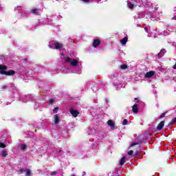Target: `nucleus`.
<instances>
[{"mask_svg": "<svg viewBox=\"0 0 176 176\" xmlns=\"http://www.w3.org/2000/svg\"><path fill=\"white\" fill-rule=\"evenodd\" d=\"M72 176H76L75 175H72Z\"/></svg>", "mask_w": 176, "mask_h": 176, "instance_id": "nucleus-42", "label": "nucleus"}, {"mask_svg": "<svg viewBox=\"0 0 176 176\" xmlns=\"http://www.w3.org/2000/svg\"><path fill=\"white\" fill-rule=\"evenodd\" d=\"M175 17H173V18H172V20H175Z\"/></svg>", "mask_w": 176, "mask_h": 176, "instance_id": "nucleus-39", "label": "nucleus"}, {"mask_svg": "<svg viewBox=\"0 0 176 176\" xmlns=\"http://www.w3.org/2000/svg\"><path fill=\"white\" fill-rule=\"evenodd\" d=\"M162 16H163V13L159 12L157 10L155 11L148 12L146 19H151V21H160Z\"/></svg>", "mask_w": 176, "mask_h": 176, "instance_id": "nucleus-1", "label": "nucleus"}, {"mask_svg": "<svg viewBox=\"0 0 176 176\" xmlns=\"http://www.w3.org/2000/svg\"><path fill=\"white\" fill-rule=\"evenodd\" d=\"M3 58H5V56H1V60H3Z\"/></svg>", "mask_w": 176, "mask_h": 176, "instance_id": "nucleus-36", "label": "nucleus"}, {"mask_svg": "<svg viewBox=\"0 0 176 176\" xmlns=\"http://www.w3.org/2000/svg\"><path fill=\"white\" fill-rule=\"evenodd\" d=\"M23 102H27V100H23Z\"/></svg>", "mask_w": 176, "mask_h": 176, "instance_id": "nucleus-40", "label": "nucleus"}, {"mask_svg": "<svg viewBox=\"0 0 176 176\" xmlns=\"http://www.w3.org/2000/svg\"><path fill=\"white\" fill-rule=\"evenodd\" d=\"M140 150H139V151H138L135 152V155H140Z\"/></svg>", "mask_w": 176, "mask_h": 176, "instance_id": "nucleus-33", "label": "nucleus"}, {"mask_svg": "<svg viewBox=\"0 0 176 176\" xmlns=\"http://www.w3.org/2000/svg\"><path fill=\"white\" fill-rule=\"evenodd\" d=\"M127 41H129V38H127V36H125L124 38L120 40L121 45H126V43H127Z\"/></svg>", "mask_w": 176, "mask_h": 176, "instance_id": "nucleus-10", "label": "nucleus"}, {"mask_svg": "<svg viewBox=\"0 0 176 176\" xmlns=\"http://www.w3.org/2000/svg\"><path fill=\"white\" fill-rule=\"evenodd\" d=\"M21 173H23V169L21 170Z\"/></svg>", "mask_w": 176, "mask_h": 176, "instance_id": "nucleus-41", "label": "nucleus"}, {"mask_svg": "<svg viewBox=\"0 0 176 176\" xmlns=\"http://www.w3.org/2000/svg\"><path fill=\"white\" fill-rule=\"evenodd\" d=\"M121 69H127V65H121Z\"/></svg>", "mask_w": 176, "mask_h": 176, "instance_id": "nucleus-22", "label": "nucleus"}, {"mask_svg": "<svg viewBox=\"0 0 176 176\" xmlns=\"http://www.w3.org/2000/svg\"><path fill=\"white\" fill-rule=\"evenodd\" d=\"M54 122L55 124H57V123H58V122H60V118L58 117V116H57V115L54 116Z\"/></svg>", "mask_w": 176, "mask_h": 176, "instance_id": "nucleus-12", "label": "nucleus"}, {"mask_svg": "<svg viewBox=\"0 0 176 176\" xmlns=\"http://www.w3.org/2000/svg\"><path fill=\"white\" fill-rule=\"evenodd\" d=\"M164 127V121H162L157 126V130H162Z\"/></svg>", "mask_w": 176, "mask_h": 176, "instance_id": "nucleus-9", "label": "nucleus"}, {"mask_svg": "<svg viewBox=\"0 0 176 176\" xmlns=\"http://www.w3.org/2000/svg\"><path fill=\"white\" fill-rule=\"evenodd\" d=\"M26 176H30L31 175V170L30 169H27L26 170V174H25Z\"/></svg>", "mask_w": 176, "mask_h": 176, "instance_id": "nucleus-19", "label": "nucleus"}, {"mask_svg": "<svg viewBox=\"0 0 176 176\" xmlns=\"http://www.w3.org/2000/svg\"><path fill=\"white\" fill-rule=\"evenodd\" d=\"M172 123H176V117L172 119Z\"/></svg>", "mask_w": 176, "mask_h": 176, "instance_id": "nucleus-28", "label": "nucleus"}, {"mask_svg": "<svg viewBox=\"0 0 176 176\" xmlns=\"http://www.w3.org/2000/svg\"><path fill=\"white\" fill-rule=\"evenodd\" d=\"M74 74V72L73 71H71V70H67V72H66V74Z\"/></svg>", "mask_w": 176, "mask_h": 176, "instance_id": "nucleus-26", "label": "nucleus"}, {"mask_svg": "<svg viewBox=\"0 0 176 176\" xmlns=\"http://www.w3.org/2000/svg\"><path fill=\"white\" fill-rule=\"evenodd\" d=\"M85 3H89L90 2V0H82Z\"/></svg>", "mask_w": 176, "mask_h": 176, "instance_id": "nucleus-27", "label": "nucleus"}, {"mask_svg": "<svg viewBox=\"0 0 176 176\" xmlns=\"http://www.w3.org/2000/svg\"><path fill=\"white\" fill-rule=\"evenodd\" d=\"M132 111L134 113H138V105L137 104L132 107Z\"/></svg>", "mask_w": 176, "mask_h": 176, "instance_id": "nucleus-7", "label": "nucleus"}, {"mask_svg": "<svg viewBox=\"0 0 176 176\" xmlns=\"http://www.w3.org/2000/svg\"><path fill=\"white\" fill-rule=\"evenodd\" d=\"M153 75H155V71H151V72L146 73L145 76L146 78H152V76H153Z\"/></svg>", "mask_w": 176, "mask_h": 176, "instance_id": "nucleus-6", "label": "nucleus"}, {"mask_svg": "<svg viewBox=\"0 0 176 176\" xmlns=\"http://www.w3.org/2000/svg\"><path fill=\"white\" fill-rule=\"evenodd\" d=\"M166 53V50L162 49L161 50L160 52L158 54V57H163Z\"/></svg>", "mask_w": 176, "mask_h": 176, "instance_id": "nucleus-13", "label": "nucleus"}, {"mask_svg": "<svg viewBox=\"0 0 176 176\" xmlns=\"http://www.w3.org/2000/svg\"><path fill=\"white\" fill-rule=\"evenodd\" d=\"M138 98H135V101H138Z\"/></svg>", "mask_w": 176, "mask_h": 176, "instance_id": "nucleus-38", "label": "nucleus"}, {"mask_svg": "<svg viewBox=\"0 0 176 176\" xmlns=\"http://www.w3.org/2000/svg\"><path fill=\"white\" fill-rule=\"evenodd\" d=\"M0 148H6V144L0 142Z\"/></svg>", "mask_w": 176, "mask_h": 176, "instance_id": "nucleus-20", "label": "nucleus"}, {"mask_svg": "<svg viewBox=\"0 0 176 176\" xmlns=\"http://www.w3.org/2000/svg\"><path fill=\"white\" fill-rule=\"evenodd\" d=\"M1 156H3V157H6V156H8V151L6 150H3L1 151Z\"/></svg>", "mask_w": 176, "mask_h": 176, "instance_id": "nucleus-15", "label": "nucleus"}, {"mask_svg": "<svg viewBox=\"0 0 176 176\" xmlns=\"http://www.w3.org/2000/svg\"><path fill=\"white\" fill-rule=\"evenodd\" d=\"M133 153H134V151H133V150L128 151V155H129V156H133Z\"/></svg>", "mask_w": 176, "mask_h": 176, "instance_id": "nucleus-23", "label": "nucleus"}, {"mask_svg": "<svg viewBox=\"0 0 176 176\" xmlns=\"http://www.w3.org/2000/svg\"><path fill=\"white\" fill-rule=\"evenodd\" d=\"M126 157L124 156L120 160V166H123L124 164V162H126Z\"/></svg>", "mask_w": 176, "mask_h": 176, "instance_id": "nucleus-14", "label": "nucleus"}, {"mask_svg": "<svg viewBox=\"0 0 176 176\" xmlns=\"http://www.w3.org/2000/svg\"><path fill=\"white\" fill-rule=\"evenodd\" d=\"M49 101L50 104H53V102H54V99H50Z\"/></svg>", "mask_w": 176, "mask_h": 176, "instance_id": "nucleus-29", "label": "nucleus"}, {"mask_svg": "<svg viewBox=\"0 0 176 176\" xmlns=\"http://www.w3.org/2000/svg\"><path fill=\"white\" fill-rule=\"evenodd\" d=\"M100 43H101V41H100V40H98V38L95 39L93 43L94 47H97V46H98V45H100Z\"/></svg>", "mask_w": 176, "mask_h": 176, "instance_id": "nucleus-8", "label": "nucleus"}, {"mask_svg": "<svg viewBox=\"0 0 176 176\" xmlns=\"http://www.w3.org/2000/svg\"><path fill=\"white\" fill-rule=\"evenodd\" d=\"M128 123H129V121H128L126 119H124V120L122 121V124H123V126L127 125Z\"/></svg>", "mask_w": 176, "mask_h": 176, "instance_id": "nucleus-18", "label": "nucleus"}, {"mask_svg": "<svg viewBox=\"0 0 176 176\" xmlns=\"http://www.w3.org/2000/svg\"><path fill=\"white\" fill-rule=\"evenodd\" d=\"M6 69H8V67H6V65H0V74H1V75L12 76V75H14L16 74V72H14V70H10L8 72H6Z\"/></svg>", "mask_w": 176, "mask_h": 176, "instance_id": "nucleus-3", "label": "nucleus"}, {"mask_svg": "<svg viewBox=\"0 0 176 176\" xmlns=\"http://www.w3.org/2000/svg\"><path fill=\"white\" fill-rule=\"evenodd\" d=\"M144 30L146 32H148V28H144Z\"/></svg>", "mask_w": 176, "mask_h": 176, "instance_id": "nucleus-34", "label": "nucleus"}, {"mask_svg": "<svg viewBox=\"0 0 176 176\" xmlns=\"http://www.w3.org/2000/svg\"><path fill=\"white\" fill-rule=\"evenodd\" d=\"M31 13H32L33 14H38V9L34 8L31 10Z\"/></svg>", "mask_w": 176, "mask_h": 176, "instance_id": "nucleus-17", "label": "nucleus"}, {"mask_svg": "<svg viewBox=\"0 0 176 176\" xmlns=\"http://www.w3.org/2000/svg\"><path fill=\"white\" fill-rule=\"evenodd\" d=\"M127 6L129 9H134V4H133L130 2L127 3Z\"/></svg>", "mask_w": 176, "mask_h": 176, "instance_id": "nucleus-16", "label": "nucleus"}, {"mask_svg": "<svg viewBox=\"0 0 176 176\" xmlns=\"http://www.w3.org/2000/svg\"><path fill=\"white\" fill-rule=\"evenodd\" d=\"M2 89H6V85L2 86Z\"/></svg>", "mask_w": 176, "mask_h": 176, "instance_id": "nucleus-35", "label": "nucleus"}, {"mask_svg": "<svg viewBox=\"0 0 176 176\" xmlns=\"http://www.w3.org/2000/svg\"><path fill=\"white\" fill-rule=\"evenodd\" d=\"M135 145H138V142H133L131 144V146H134Z\"/></svg>", "mask_w": 176, "mask_h": 176, "instance_id": "nucleus-25", "label": "nucleus"}, {"mask_svg": "<svg viewBox=\"0 0 176 176\" xmlns=\"http://www.w3.org/2000/svg\"><path fill=\"white\" fill-rule=\"evenodd\" d=\"M50 49H56V50H61L63 49V44L60 43H54L49 45Z\"/></svg>", "mask_w": 176, "mask_h": 176, "instance_id": "nucleus-4", "label": "nucleus"}, {"mask_svg": "<svg viewBox=\"0 0 176 176\" xmlns=\"http://www.w3.org/2000/svg\"><path fill=\"white\" fill-rule=\"evenodd\" d=\"M58 111V107H56L53 109L54 113H57V111Z\"/></svg>", "mask_w": 176, "mask_h": 176, "instance_id": "nucleus-24", "label": "nucleus"}, {"mask_svg": "<svg viewBox=\"0 0 176 176\" xmlns=\"http://www.w3.org/2000/svg\"><path fill=\"white\" fill-rule=\"evenodd\" d=\"M56 174H57V172L54 171L51 173V175H56Z\"/></svg>", "mask_w": 176, "mask_h": 176, "instance_id": "nucleus-30", "label": "nucleus"}, {"mask_svg": "<svg viewBox=\"0 0 176 176\" xmlns=\"http://www.w3.org/2000/svg\"><path fill=\"white\" fill-rule=\"evenodd\" d=\"M107 124L110 126L111 129H115V122L112 120H109Z\"/></svg>", "mask_w": 176, "mask_h": 176, "instance_id": "nucleus-11", "label": "nucleus"}, {"mask_svg": "<svg viewBox=\"0 0 176 176\" xmlns=\"http://www.w3.org/2000/svg\"><path fill=\"white\" fill-rule=\"evenodd\" d=\"M60 57L61 58H65V55L64 54H62Z\"/></svg>", "mask_w": 176, "mask_h": 176, "instance_id": "nucleus-31", "label": "nucleus"}, {"mask_svg": "<svg viewBox=\"0 0 176 176\" xmlns=\"http://www.w3.org/2000/svg\"><path fill=\"white\" fill-rule=\"evenodd\" d=\"M25 148H27V145H25V144L21 145V149H22L23 151H24V149H25Z\"/></svg>", "mask_w": 176, "mask_h": 176, "instance_id": "nucleus-21", "label": "nucleus"}, {"mask_svg": "<svg viewBox=\"0 0 176 176\" xmlns=\"http://www.w3.org/2000/svg\"><path fill=\"white\" fill-rule=\"evenodd\" d=\"M61 152H63L62 150H59V151H58V153H61Z\"/></svg>", "mask_w": 176, "mask_h": 176, "instance_id": "nucleus-37", "label": "nucleus"}, {"mask_svg": "<svg viewBox=\"0 0 176 176\" xmlns=\"http://www.w3.org/2000/svg\"><path fill=\"white\" fill-rule=\"evenodd\" d=\"M166 116V113H163L162 114V116H160V118H164V116Z\"/></svg>", "mask_w": 176, "mask_h": 176, "instance_id": "nucleus-32", "label": "nucleus"}, {"mask_svg": "<svg viewBox=\"0 0 176 176\" xmlns=\"http://www.w3.org/2000/svg\"><path fill=\"white\" fill-rule=\"evenodd\" d=\"M65 63L70 64L72 67H78V69L76 70L77 74H80V69L79 67V59H74L72 58H66Z\"/></svg>", "mask_w": 176, "mask_h": 176, "instance_id": "nucleus-2", "label": "nucleus"}, {"mask_svg": "<svg viewBox=\"0 0 176 176\" xmlns=\"http://www.w3.org/2000/svg\"><path fill=\"white\" fill-rule=\"evenodd\" d=\"M69 112L74 118H76L79 115V111L76 109H74V108H70Z\"/></svg>", "mask_w": 176, "mask_h": 176, "instance_id": "nucleus-5", "label": "nucleus"}]
</instances>
